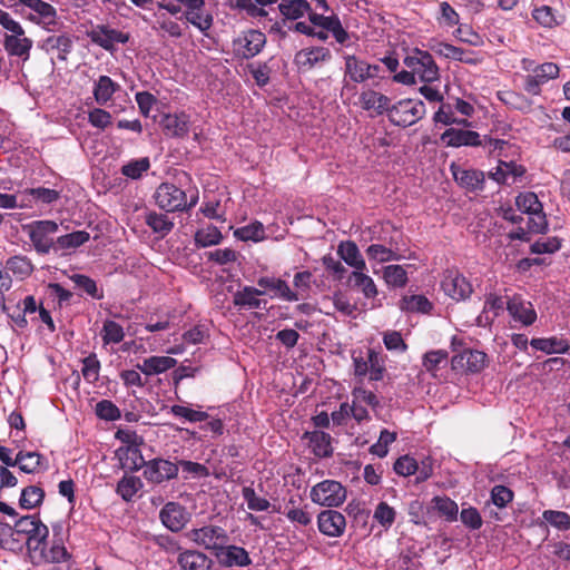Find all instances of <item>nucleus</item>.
<instances>
[{"mask_svg": "<svg viewBox=\"0 0 570 570\" xmlns=\"http://www.w3.org/2000/svg\"><path fill=\"white\" fill-rule=\"evenodd\" d=\"M487 354L478 350H466L463 353L453 356V368H464L471 373L481 372L487 365Z\"/></svg>", "mask_w": 570, "mask_h": 570, "instance_id": "obj_19", "label": "nucleus"}, {"mask_svg": "<svg viewBox=\"0 0 570 570\" xmlns=\"http://www.w3.org/2000/svg\"><path fill=\"white\" fill-rule=\"evenodd\" d=\"M32 47V41L21 36H7L4 39V48L12 56L29 57V51Z\"/></svg>", "mask_w": 570, "mask_h": 570, "instance_id": "obj_37", "label": "nucleus"}, {"mask_svg": "<svg viewBox=\"0 0 570 570\" xmlns=\"http://www.w3.org/2000/svg\"><path fill=\"white\" fill-rule=\"evenodd\" d=\"M331 51L325 47H312L299 50L295 55V63L302 70H311L331 59Z\"/></svg>", "mask_w": 570, "mask_h": 570, "instance_id": "obj_18", "label": "nucleus"}, {"mask_svg": "<svg viewBox=\"0 0 570 570\" xmlns=\"http://www.w3.org/2000/svg\"><path fill=\"white\" fill-rule=\"evenodd\" d=\"M90 235L86 230H77L56 238L58 249H76L87 243Z\"/></svg>", "mask_w": 570, "mask_h": 570, "instance_id": "obj_43", "label": "nucleus"}, {"mask_svg": "<svg viewBox=\"0 0 570 570\" xmlns=\"http://www.w3.org/2000/svg\"><path fill=\"white\" fill-rule=\"evenodd\" d=\"M186 537L195 544L213 551L214 554L229 541L226 530L213 524L191 529L186 533Z\"/></svg>", "mask_w": 570, "mask_h": 570, "instance_id": "obj_3", "label": "nucleus"}, {"mask_svg": "<svg viewBox=\"0 0 570 570\" xmlns=\"http://www.w3.org/2000/svg\"><path fill=\"white\" fill-rule=\"evenodd\" d=\"M337 254L354 271L366 269V263L354 242H341L337 247Z\"/></svg>", "mask_w": 570, "mask_h": 570, "instance_id": "obj_27", "label": "nucleus"}, {"mask_svg": "<svg viewBox=\"0 0 570 570\" xmlns=\"http://www.w3.org/2000/svg\"><path fill=\"white\" fill-rule=\"evenodd\" d=\"M430 49L433 50L435 53L448 59H454L469 65L479 63L478 58L468 57L463 49L450 43L435 42L434 45L430 46Z\"/></svg>", "mask_w": 570, "mask_h": 570, "instance_id": "obj_33", "label": "nucleus"}, {"mask_svg": "<svg viewBox=\"0 0 570 570\" xmlns=\"http://www.w3.org/2000/svg\"><path fill=\"white\" fill-rule=\"evenodd\" d=\"M29 238L38 254L46 255L51 250L57 252L55 235L59 226L53 220H36L24 227Z\"/></svg>", "mask_w": 570, "mask_h": 570, "instance_id": "obj_1", "label": "nucleus"}, {"mask_svg": "<svg viewBox=\"0 0 570 570\" xmlns=\"http://www.w3.org/2000/svg\"><path fill=\"white\" fill-rule=\"evenodd\" d=\"M399 307L404 312L429 313L432 309L433 305L423 295H411L403 296L399 303Z\"/></svg>", "mask_w": 570, "mask_h": 570, "instance_id": "obj_38", "label": "nucleus"}, {"mask_svg": "<svg viewBox=\"0 0 570 570\" xmlns=\"http://www.w3.org/2000/svg\"><path fill=\"white\" fill-rule=\"evenodd\" d=\"M101 337L104 344H118L124 340L125 332L120 324L115 321L107 320L105 321L101 330Z\"/></svg>", "mask_w": 570, "mask_h": 570, "instance_id": "obj_52", "label": "nucleus"}, {"mask_svg": "<svg viewBox=\"0 0 570 570\" xmlns=\"http://www.w3.org/2000/svg\"><path fill=\"white\" fill-rule=\"evenodd\" d=\"M434 508L441 515H444L448 521L456 520L458 515V504L446 497H435L433 499Z\"/></svg>", "mask_w": 570, "mask_h": 570, "instance_id": "obj_56", "label": "nucleus"}, {"mask_svg": "<svg viewBox=\"0 0 570 570\" xmlns=\"http://www.w3.org/2000/svg\"><path fill=\"white\" fill-rule=\"evenodd\" d=\"M396 512L386 502H380L373 514V519L377 521L383 528L389 529L395 521Z\"/></svg>", "mask_w": 570, "mask_h": 570, "instance_id": "obj_58", "label": "nucleus"}, {"mask_svg": "<svg viewBox=\"0 0 570 570\" xmlns=\"http://www.w3.org/2000/svg\"><path fill=\"white\" fill-rule=\"evenodd\" d=\"M177 562L183 570H217L215 562L197 550H185L178 554Z\"/></svg>", "mask_w": 570, "mask_h": 570, "instance_id": "obj_21", "label": "nucleus"}, {"mask_svg": "<svg viewBox=\"0 0 570 570\" xmlns=\"http://www.w3.org/2000/svg\"><path fill=\"white\" fill-rule=\"evenodd\" d=\"M185 17L189 23L195 26L204 33L213 26V16L210 13H205L203 9H198L196 11H186Z\"/></svg>", "mask_w": 570, "mask_h": 570, "instance_id": "obj_54", "label": "nucleus"}, {"mask_svg": "<svg viewBox=\"0 0 570 570\" xmlns=\"http://www.w3.org/2000/svg\"><path fill=\"white\" fill-rule=\"evenodd\" d=\"M441 139L451 147H461V146H481L483 142L480 138V135L476 131L472 130H463L449 128L446 129Z\"/></svg>", "mask_w": 570, "mask_h": 570, "instance_id": "obj_23", "label": "nucleus"}, {"mask_svg": "<svg viewBox=\"0 0 570 570\" xmlns=\"http://www.w3.org/2000/svg\"><path fill=\"white\" fill-rule=\"evenodd\" d=\"M531 346L538 351L546 352L548 354L557 353L564 354L569 350V344L566 340L558 337L550 338H533L530 342Z\"/></svg>", "mask_w": 570, "mask_h": 570, "instance_id": "obj_35", "label": "nucleus"}, {"mask_svg": "<svg viewBox=\"0 0 570 570\" xmlns=\"http://www.w3.org/2000/svg\"><path fill=\"white\" fill-rule=\"evenodd\" d=\"M120 89V86L108 76H100L94 85V97L98 105L105 106L112 95Z\"/></svg>", "mask_w": 570, "mask_h": 570, "instance_id": "obj_30", "label": "nucleus"}, {"mask_svg": "<svg viewBox=\"0 0 570 570\" xmlns=\"http://www.w3.org/2000/svg\"><path fill=\"white\" fill-rule=\"evenodd\" d=\"M154 197L158 207L169 213L184 210L195 204L193 200L187 205L185 191L168 183L159 185Z\"/></svg>", "mask_w": 570, "mask_h": 570, "instance_id": "obj_7", "label": "nucleus"}, {"mask_svg": "<svg viewBox=\"0 0 570 570\" xmlns=\"http://www.w3.org/2000/svg\"><path fill=\"white\" fill-rule=\"evenodd\" d=\"M509 314L514 321L522 323L524 326L532 325L537 320V313L533 305L522 299L520 296H513L507 302Z\"/></svg>", "mask_w": 570, "mask_h": 570, "instance_id": "obj_22", "label": "nucleus"}, {"mask_svg": "<svg viewBox=\"0 0 570 570\" xmlns=\"http://www.w3.org/2000/svg\"><path fill=\"white\" fill-rule=\"evenodd\" d=\"M70 279L77 285V287L85 291L91 297L97 299L102 297L101 294H98L96 282L89 276L82 274H73L70 276Z\"/></svg>", "mask_w": 570, "mask_h": 570, "instance_id": "obj_63", "label": "nucleus"}, {"mask_svg": "<svg viewBox=\"0 0 570 570\" xmlns=\"http://www.w3.org/2000/svg\"><path fill=\"white\" fill-rule=\"evenodd\" d=\"M532 71V75L525 77L524 90L537 96L541 91L540 87L550 79L557 78L560 70L556 63L544 62L537 66Z\"/></svg>", "mask_w": 570, "mask_h": 570, "instance_id": "obj_16", "label": "nucleus"}, {"mask_svg": "<svg viewBox=\"0 0 570 570\" xmlns=\"http://www.w3.org/2000/svg\"><path fill=\"white\" fill-rule=\"evenodd\" d=\"M47 50H57L58 58L65 60L72 47L71 39L66 35L51 36L45 41Z\"/></svg>", "mask_w": 570, "mask_h": 570, "instance_id": "obj_47", "label": "nucleus"}, {"mask_svg": "<svg viewBox=\"0 0 570 570\" xmlns=\"http://www.w3.org/2000/svg\"><path fill=\"white\" fill-rule=\"evenodd\" d=\"M393 469L399 475L409 476L416 473L419 465L413 458L403 455L395 461Z\"/></svg>", "mask_w": 570, "mask_h": 570, "instance_id": "obj_64", "label": "nucleus"}, {"mask_svg": "<svg viewBox=\"0 0 570 570\" xmlns=\"http://www.w3.org/2000/svg\"><path fill=\"white\" fill-rule=\"evenodd\" d=\"M16 532L27 537V548L31 556L48 538L49 530L41 520L35 515H24L16 522Z\"/></svg>", "mask_w": 570, "mask_h": 570, "instance_id": "obj_4", "label": "nucleus"}, {"mask_svg": "<svg viewBox=\"0 0 570 570\" xmlns=\"http://www.w3.org/2000/svg\"><path fill=\"white\" fill-rule=\"evenodd\" d=\"M6 267L20 278L28 277L33 272V265L27 256L10 257L6 263Z\"/></svg>", "mask_w": 570, "mask_h": 570, "instance_id": "obj_48", "label": "nucleus"}, {"mask_svg": "<svg viewBox=\"0 0 570 570\" xmlns=\"http://www.w3.org/2000/svg\"><path fill=\"white\" fill-rule=\"evenodd\" d=\"M515 205L519 210L527 214L538 213L542 209V204L540 203L538 196L531 191L522 193L517 196Z\"/></svg>", "mask_w": 570, "mask_h": 570, "instance_id": "obj_53", "label": "nucleus"}, {"mask_svg": "<svg viewBox=\"0 0 570 570\" xmlns=\"http://www.w3.org/2000/svg\"><path fill=\"white\" fill-rule=\"evenodd\" d=\"M366 255L370 259L377 263H386L391 261H400L402 256L391 246L386 247L382 244H372L366 248Z\"/></svg>", "mask_w": 570, "mask_h": 570, "instance_id": "obj_41", "label": "nucleus"}, {"mask_svg": "<svg viewBox=\"0 0 570 570\" xmlns=\"http://www.w3.org/2000/svg\"><path fill=\"white\" fill-rule=\"evenodd\" d=\"M364 271H353L347 278V285L360 289L366 298H374L379 294L377 287L373 278L365 274Z\"/></svg>", "mask_w": 570, "mask_h": 570, "instance_id": "obj_28", "label": "nucleus"}, {"mask_svg": "<svg viewBox=\"0 0 570 570\" xmlns=\"http://www.w3.org/2000/svg\"><path fill=\"white\" fill-rule=\"evenodd\" d=\"M525 173V169L521 165H517L513 161H500L494 171L489 174L490 178L499 184L508 183L509 177H512V183L518 177H521Z\"/></svg>", "mask_w": 570, "mask_h": 570, "instance_id": "obj_34", "label": "nucleus"}, {"mask_svg": "<svg viewBox=\"0 0 570 570\" xmlns=\"http://www.w3.org/2000/svg\"><path fill=\"white\" fill-rule=\"evenodd\" d=\"M309 495L314 503L332 508L346 500V490L337 481L324 480L312 488Z\"/></svg>", "mask_w": 570, "mask_h": 570, "instance_id": "obj_6", "label": "nucleus"}, {"mask_svg": "<svg viewBox=\"0 0 570 570\" xmlns=\"http://www.w3.org/2000/svg\"><path fill=\"white\" fill-rule=\"evenodd\" d=\"M215 557L224 567H247L252 563L248 552L238 546H223Z\"/></svg>", "mask_w": 570, "mask_h": 570, "instance_id": "obj_20", "label": "nucleus"}, {"mask_svg": "<svg viewBox=\"0 0 570 570\" xmlns=\"http://www.w3.org/2000/svg\"><path fill=\"white\" fill-rule=\"evenodd\" d=\"M145 222L154 233L160 234L161 236H166L174 228V223L167 215L156 212L147 213Z\"/></svg>", "mask_w": 570, "mask_h": 570, "instance_id": "obj_40", "label": "nucleus"}, {"mask_svg": "<svg viewBox=\"0 0 570 570\" xmlns=\"http://www.w3.org/2000/svg\"><path fill=\"white\" fill-rule=\"evenodd\" d=\"M345 78L356 83H362L368 79L377 78L381 70L379 65H371L354 55L344 56Z\"/></svg>", "mask_w": 570, "mask_h": 570, "instance_id": "obj_9", "label": "nucleus"}, {"mask_svg": "<svg viewBox=\"0 0 570 570\" xmlns=\"http://www.w3.org/2000/svg\"><path fill=\"white\" fill-rule=\"evenodd\" d=\"M309 441L313 453L318 458H327L333 453L331 445V435L323 431H313L305 433Z\"/></svg>", "mask_w": 570, "mask_h": 570, "instance_id": "obj_32", "label": "nucleus"}, {"mask_svg": "<svg viewBox=\"0 0 570 570\" xmlns=\"http://www.w3.org/2000/svg\"><path fill=\"white\" fill-rule=\"evenodd\" d=\"M41 455L37 452L19 451L16 455V465L24 473H35L40 465Z\"/></svg>", "mask_w": 570, "mask_h": 570, "instance_id": "obj_51", "label": "nucleus"}, {"mask_svg": "<svg viewBox=\"0 0 570 570\" xmlns=\"http://www.w3.org/2000/svg\"><path fill=\"white\" fill-rule=\"evenodd\" d=\"M543 519L558 530L570 529V515L563 511L546 510L542 514Z\"/></svg>", "mask_w": 570, "mask_h": 570, "instance_id": "obj_59", "label": "nucleus"}, {"mask_svg": "<svg viewBox=\"0 0 570 570\" xmlns=\"http://www.w3.org/2000/svg\"><path fill=\"white\" fill-rule=\"evenodd\" d=\"M145 479L155 484L176 479L178 475V464L165 459H153L144 464Z\"/></svg>", "mask_w": 570, "mask_h": 570, "instance_id": "obj_10", "label": "nucleus"}, {"mask_svg": "<svg viewBox=\"0 0 570 570\" xmlns=\"http://www.w3.org/2000/svg\"><path fill=\"white\" fill-rule=\"evenodd\" d=\"M176 363L177 361L170 356H151L137 364V368L146 375H155L173 368Z\"/></svg>", "mask_w": 570, "mask_h": 570, "instance_id": "obj_31", "label": "nucleus"}, {"mask_svg": "<svg viewBox=\"0 0 570 570\" xmlns=\"http://www.w3.org/2000/svg\"><path fill=\"white\" fill-rule=\"evenodd\" d=\"M285 515L287 519L302 527H307L312 523V515L305 508H299L296 505V500L291 498L287 504L285 505Z\"/></svg>", "mask_w": 570, "mask_h": 570, "instance_id": "obj_42", "label": "nucleus"}, {"mask_svg": "<svg viewBox=\"0 0 570 570\" xmlns=\"http://www.w3.org/2000/svg\"><path fill=\"white\" fill-rule=\"evenodd\" d=\"M383 278L389 286L404 287L407 283V273L401 265H389L383 267Z\"/></svg>", "mask_w": 570, "mask_h": 570, "instance_id": "obj_44", "label": "nucleus"}, {"mask_svg": "<svg viewBox=\"0 0 570 570\" xmlns=\"http://www.w3.org/2000/svg\"><path fill=\"white\" fill-rule=\"evenodd\" d=\"M45 498V492L41 488L29 485L21 492L19 505L22 509L30 510L41 504Z\"/></svg>", "mask_w": 570, "mask_h": 570, "instance_id": "obj_45", "label": "nucleus"}, {"mask_svg": "<svg viewBox=\"0 0 570 570\" xmlns=\"http://www.w3.org/2000/svg\"><path fill=\"white\" fill-rule=\"evenodd\" d=\"M257 285L264 288L263 291H265L266 293L267 291L272 292L273 296H278L284 301L296 302L299 299V295L293 292L289 288L288 284L281 278L264 276L258 278Z\"/></svg>", "mask_w": 570, "mask_h": 570, "instance_id": "obj_25", "label": "nucleus"}, {"mask_svg": "<svg viewBox=\"0 0 570 570\" xmlns=\"http://www.w3.org/2000/svg\"><path fill=\"white\" fill-rule=\"evenodd\" d=\"M450 170L455 183L465 190L476 193L484 189L485 175L482 170L463 168L454 163L451 165Z\"/></svg>", "mask_w": 570, "mask_h": 570, "instance_id": "obj_13", "label": "nucleus"}, {"mask_svg": "<svg viewBox=\"0 0 570 570\" xmlns=\"http://www.w3.org/2000/svg\"><path fill=\"white\" fill-rule=\"evenodd\" d=\"M19 534L16 532V524L10 525L4 522H0V547L10 551L20 550L22 542L18 538Z\"/></svg>", "mask_w": 570, "mask_h": 570, "instance_id": "obj_39", "label": "nucleus"}, {"mask_svg": "<svg viewBox=\"0 0 570 570\" xmlns=\"http://www.w3.org/2000/svg\"><path fill=\"white\" fill-rule=\"evenodd\" d=\"M404 65L423 82H433L440 78L439 67L428 51L414 49L412 55L404 58Z\"/></svg>", "mask_w": 570, "mask_h": 570, "instance_id": "obj_5", "label": "nucleus"}, {"mask_svg": "<svg viewBox=\"0 0 570 570\" xmlns=\"http://www.w3.org/2000/svg\"><path fill=\"white\" fill-rule=\"evenodd\" d=\"M318 530L328 537H340L343 534L346 520L345 517L336 510H324L317 517Z\"/></svg>", "mask_w": 570, "mask_h": 570, "instance_id": "obj_17", "label": "nucleus"}, {"mask_svg": "<svg viewBox=\"0 0 570 570\" xmlns=\"http://www.w3.org/2000/svg\"><path fill=\"white\" fill-rule=\"evenodd\" d=\"M265 294V291L245 286L234 294L233 304L238 308H261L263 302L257 296Z\"/></svg>", "mask_w": 570, "mask_h": 570, "instance_id": "obj_29", "label": "nucleus"}, {"mask_svg": "<svg viewBox=\"0 0 570 570\" xmlns=\"http://www.w3.org/2000/svg\"><path fill=\"white\" fill-rule=\"evenodd\" d=\"M242 495L247 503L249 510L253 511H266L271 503L267 499L258 497L255 490L250 487H245L242 490Z\"/></svg>", "mask_w": 570, "mask_h": 570, "instance_id": "obj_57", "label": "nucleus"}, {"mask_svg": "<svg viewBox=\"0 0 570 570\" xmlns=\"http://www.w3.org/2000/svg\"><path fill=\"white\" fill-rule=\"evenodd\" d=\"M309 10V3L306 0H289L279 4L282 14L292 20L303 17Z\"/></svg>", "mask_w": 570, "mask_h": 570, "instance_id": "obj_46", "label": "nucleus"}, {"mask_svg": "<svg viewBox=\"0 0 570 570\" xmlns=\"http://www.w3.org/2000/svg\"><path fill=\"white\" fill-rule=\"evenodd\" d=\"M81 373L86 381L95 383L99 379L100 362L96 354H90L82 361Z\"/></svg>", "mask_w": 570, "mask_h": 570, "instance_id": "obj_60", "label": "nucleus"}, {"mask_svg": "<svg viewBox=\"0 0 570 570\" xmlns=\"http://www.w3.org/2000/svg\"><path fill=\"white\" fill-rule=\"evenodd\" d=\"M444 293L455 301H463L472 293L469 281L456 271H446L441 282Z\"/></svg>", "mask_w": 570, "mask_h": 570, "instance_id": "obj_14", "label": "nucleus"}, {"mask_svg": "<svg viewBox=\"0 0 570 570\" xmlns=\"http://www.w3.org/2000/svg\"><path fill=\"white\" fill-rule=\"evenodd\" d=\"M426 114L425 105L420 99H402L392 105L389 119L400 127H409L421 120Z\"/></svg>", "mask_w": 570, "mask_h": 570, "instance_id": "obj_2", "label": "nucleus"}, {"mask_svg": "<svg viewBox=\"0 0 570 570\" xmlns=\"http://www.w3.org/2000/svg\"><path fill=\"white\" fill-rule=\"evenodd\" d=\"M368 375L371 381H381L384 376L385 365L384 357L381 353L368 350Z\"/></svg>", "mask_w": 570, "mask_h": 570, "instance_id": "obj_55", "label": "nucleus"}, {"mask_svg": "<svg viewBox=\"0 0 570 570\" xmlns=\"http://www.w3.org/2000/svg\"><path fill=\"white\" fill-rule=\"evenodd\" d=\"M90 40L107 51H114L116 43H126L129 36L116 29H111L105 24L94 27L89 32Z\"/></svg>", "mask_w": 570, "mask_h": 570, "instance_id": "obj_15", "label": "nucleus"}, {"mask_svg": "<svg viewBox=\"0 0 570 570\" xmlns=\"http://www.w3.org/2000/svg\"><path fill=\"white\" fill-rule=\"evenodd\" d=\"M159 519L171 532L181 531L190 520V513L179 502L169 501L159 511Z\"/></svg>", "mask_w": 570, "mask_h": 570, "instance_id": "obj_11", "label": "nucleus"}, {"mask_svg": "<svg viewBox=\"0 0 570 570\" xmlns=\"http://www.w3.org/2000/svg\"><path fill=\"white\" fill-rule=\"evenodd\" d=\"M149 166H150V164H149L148 158H140L137 160H132V161L128 163L127 165L122 166L121 173H122V175H125L129 178L137 179L142 175V173H145L149 169Z\"/></svg>", "mask_w": 570, "mask_h": 570, "instance_id": "obj_62", "label": "nucleus"}, {"mask_svg": "<svg viewBox=\"0 0 570 570\" xmlns=\"http://www.w3.org/2000/svg\"><path fill=\"white\" fill-rule=\"evenodd\" d=\"M222 237L220 230L216 226L209 225L196 232L195 242L202 247H208L217 245L222 240Z\"/></svg>", "mask_w": 570, "mask_h": 570, "instance_id": "obj_49", "label": "nucleus"}, {"mask_svg": "<svg viewBox=\"0 0 570 570\" xmlns=\"http://www.w3.org/2000/svg\"><path fill=\"white\" fill-rule=\"evenodd\" d=\"M142 487V483L137 476H124L117 484V493L125 500L130 501L139 489Z\"/></svg>", "mask_w": 570, "mask_h": 570, "instance_id": "obj_50", "label": "nucleus"}, {"mask_svg": "<svg viewBox=\"0 0 570 570\" xmlns=\"http://www.w3.org/2000/svg\"><path fill=\"white\" fill-rule=\"evenodd\" d=\"M31 562L36 566L41 563H73L72 554L60 542H52L47 549L46 541L30 556Z\"/></svg>", "mask_w": 570, "mask_h": 570, "instance_id": "obj_12", "label": "nucleus"}, {"mask_svg": "<svg viewBox=\"0 0 570 570\" xmlns=\"http://www.w3.org/2000/svg\"><path fill=\"white\" fill-rule=\"evenodd\" d=\"M235 236L242 240H261L264 237V227L256 222L247 226L240 227L235 232Z\"/></svg>", "mask_w": 570, "mask_h": 570, "instance_id": "obj_61", "label": "nucleus"}, {"mask_svg": "<svg viewBox=\"0 0 570 570\" xmlns=\"http://www.w3.org/2000/svg\"><path fill=\"white\" fill-rule=\"evenodd\" d=\"M360 104L364 110L374 111L376 115H389L392 107L391 99L375 90L367 89L360 95Z\"/></svg>", "mask_w": 570, "mask_h": 570, "instance_id": "obj_24", "label": "nucleus"}, {"mask_svg": "<svg viewBox=\"0 0 570 570\" xmlns=\"http://www.w3.org/2000/svg\"><path fill=\"white\" fill-rule=\"evenodd\" d=\"M18 3L30 8L32 11L38 13L42 19L43 23L55 24L56 23V9L48 2L42 0H18Z\"/></svg>", "mask_w": 570, "mask_h": 570, "instance_id": "obj_36", "label": "nucleus"}, {"mask_svg": "<svg viewBox=\"0 0 570 570\" xmlns=\"http://www.w3.org/2000/svg\"><path fill=\"white\" fill-rule=\"evenodd\" d=\"M160 126L166 136L183 138L189 131V118L186 114H168L160 120Z\"/></svg>", "mask_w": 570, "mask_h": 570, "instance_id": "obj_26", "label": "nucleus"}, {"mask_svg": "<svg viewBox=\"0 0 570 570\" xmlns=\"http://www.w3.org/2000/svg\"><path fill=\"white\" fill-rule=\"evenodd\" d=\"M266 45V36L259 30L249 29L233 41L234 50L245 59L257 56Z\"/></svg>", "mask_w": 570, "mask_h": 570, "instance_id": "obj_8", "label": "nucleus"}]
</instances>
